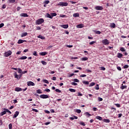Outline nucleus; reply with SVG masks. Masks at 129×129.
Wrapping results in <instances>:
<instances>
[{"mask_svg":"<svg viewBox=\"0 0 129 129\" xmlns=\"http://www.w3.org/2000/svg\"><path fill=\"white\" fill-rule=\"evenodd\" d=\"M44 20L43 18H40L35 21L36 25H41L44 23Z\"/></svg>","mask_w":129,"mask_h":129,"instance_id":"f257e3e1","label":"nucleus"},{"mask_svg":"<svg viewBox=\"0 0 129 129\" xmlns=\"http://www.w3.org/2000/svg\"><path fill=\"white\" fill-rule=\"evenodd\" d=\"M58 6H60V7H67L68 3H67V2H59Z\"/></svg>","mask_w":129,"mask_h":129,"instance_id":"f03ea898","label":"nucleus"},{"mask_svg":"<svg viewBox=\"0 0 129 129\" xmlns=\"http://www.w3.org/2000/svg\"><path fill=\"white\" fill-rule=\"evenodd\" d=\"M39 97L40 98H42L43 99H45L47 98H49V97H50V96H49V95H45V94L40 95L39 96Z\"/></svg>","mask_w":129,"mask_h":129,"instance_id":"7ed1b4c3","label":"nucleus"},{"mask_svg":"<svg viewBox=\"0 0 129 129\" xmlns=\"http://www.w3.org/2000/svg\"><path fill=\"white\" fill-rule=\"evenodd\" d=\"M12 53V51L9 50V51H7V52H6L4 53V56H5V57H9V56H11Z\"/></svg>","mask_w":129,"mask_h":129,"instance_id":"20e7f679","label":"nucleus"},{"mask_svg":"<svg viewBox=\"0 0 129 129\" xmlns=\"http://www.w3.org/2000/svg\"><path fill=\"white\" fill-rule=\"evenodd\" d=\"M102 43L103 45H108L109 44V41L107 39H104L102 41Z\"/></svg>","mask_w":129,"mask_h":129,"instance_id":"39448f33","label":"nucleus"},{"mask_svg":"<svg viewBox=\"0 0 129 129\" xmlns=\"http://www.w3.org/2000/svg\"><path fill=\"white\" fill-rule=\"evenodd\" d=\"M95 9L97 11H102V10H103V7H102V6H97L95 8Z\"/></svg>","mask_w":129,"mask_h":129,"instance_id":"423d86ee","label":"nucleus"},{"mask_svg":"<svg viewBox=\"0 0 129 129\" xmlns=\"http://www.w3.org/2000/svg\"><path fill=\"white\" fill-rule=\"evenodd\" d=\"M28 86H35V83L32 81H29L27 82Z\"/></svg>","mask_w":129,"mask_h":129,"instance_id":"0eeeda50","label":"nucleus"},{"mask_svg":"<svg viewBox=\"0 0 129 129\" xmlns=\"http://www.w3.org/2000/svg\"><path fill=\"white\" fill-rule=\"evenodd\" d=\"M20 17H23V18H28L29 15L27 13H21Z\"/></svg>","mask_w":129,"mask_h":129,"instance_id":"6e6552de","label":"nucleus"},{"mask_svg":"<svg viewBox=\"0 0 129 129\" xmlns=\"http://www.w3.org/2000/svg\"><path fill=\"white\" fill-rule=\"evenodd\" d=\"M19 114H20V112L18 111H16L15 112L14 115H13V118H16V117H17V116H18V115H19Z\"/></svg>","mask_w":129,"mask_h":129,"instance_id":"1a4fd4ad","label":"nucleus"},{"mask_svg":"<svg viewBox=\"0 0 129 129\" xmlns=\"http://www.w3.org/2000/svg\"><path fill=\"white\" fill-rule=\"evenodd\" d=\"M22 90H23V89L20 87H16L15 89V91H17V92L22 91Z\"/></svg>","mask_w":129,"mask_h":129,"instance_id":"9d476101","label":"nucleus"},{"mask_svg":"<svg viewBox=\"0 0 129 129\" xmlns=\"http://www.w3.org/2000/svg\"><path fill=\"white\" fill-rule=\"evenodd\" d=\"M47 54L48 52L46 51L39 53V55H40V56H45V55H47Z\"/></svg>","mask_w":129,"mask_h":129,"instance_id":"9b49d317","label":"nucleus"},{"mask_svg":"<svg viewBox=\"0 0 129 129\" xmlns=\"http://www.w3.org/2000/svg\"><path fill=\"white\" fill-rule=\"evenodd\" d=\"M24 42H27V40L19 39L17 43H18V44H23V43H24Z\"/></svg>","mask_w":129,"mask_h":129,"instance_id":"f8f14e48","label":"nucleus"},{"mask_svg":"<svg viewBox=\"0 0 129 129\" xmlns=\"http://www.w3.org/2000/svg\"><path fill=\"white\" fill-rule=\"evenodd\" d=\"M60 27H61V28H63V29H68V27H69V26L68 25V24H64L60 25Z\"/></svg>","mask_w":129,"mask_h":129,"instance_id":"ddd939ff","label":"nucleus"},{"mask_svg":"<svg viewBox=\"0 0 129 129\" xmlns=\"http://www.w3.org/2000/svg\"><path fill=\"white\" fill-rule=\"evenodd\" d=\"M37 38L41 39V40H45V36H41V35H38Z\"/></svg>","mask_w":129,"mask_h":129,"instance_id":"4468645a","label":"nucleus"},{"mask_svg":"<svg viewBox=\"0 0 129 129\" xmlns=\"http://www.w3.org/2000/svg\"><path fill=\"white\" fill-rule=\"evenodd\" d=\"M4 110L5 111L1 112V113H0L1 116H3V115H4L6 114V113H7V110Z\"/></svg>","mask_w":129,"mask_h":129,"instance_id":"2eb2a0df","label":"nucleus"},{"mask_svg":"<svg viewBox=\"0 0 129 129\" xmlns=\"http://www.w3.org/2000/svg\"><path fill=\"white\" fill-rule=\"evenodd\" d=\"M27 56H23L20 57L19 58V60H26V59H27Z\"/></svg>","mask_w":129,"mask_h":129,"instance_id":"dca6fc26","label":"nucleus"},{"mask_svg":"<svg viewBox=\"0 0 129 129\" xmlns=\"http://www.w3.org/2000/svg\"><path fill=\"white\" fill-rule=\"evenodd\" d=\"M76 27L79 29H81V28H83V24H79Z\"/></svg>","mask_w":129,"mask_h":129,"instance_id":"f3484780","label":"nucleus"},{"mask_svg":"<svg viewBox=\"0 0 129 129\" xmlns=\"http://www.w3.org/2000/svg\"><path fill=\"white\" fill-rule=\"evenodd\" d=\"M86 116L89 117V116H91V114L89 113L88 112H86L85 113Z\"/></svg>","mask_w":129,"mask_h":129,"instance_id":"a211bd4d","label":"nucleus"},{"mask_svg":"<svg viewBox=\"0 0 129 129\" xmlns=\"http://www.w3.org/2000/svg\"><path fill=\"white\" fill-rule=\"evenodd\" d=\"M36 93H38V94H42L43 92H42V90L38 89L36 90Z\"/></svg>","mask_w":129,"mask_h":129,"instance_id":"6ab92c4d","label":"nucleus"},{"mask_svg":"<svg viewBox=\"0 0 129 129\" xmlns=\"http://www.w3.org/2000/svg\"><path fill=\"white\" fill-rule=\"evenodd\" d=\"M126 88V86L123 85V84H122L121 86L120 87V89H125Z\"/></svg>","mask_w":129,"mask_h":129,"instance_id":"aec40b11","label":"nucleus"},{"mask_svg":"<svg viewBox=\"0 0 129 129\" xmlns=\"http://www.w3.org/2000/svg\"><path fill=\"white\" fill-rule=\"evenodd\" d=\"M46 18H48L49 19H52V15H50L49 13L46 14Z\"/></svg>","mask_w":129,"mask_h":129,"instance_id":"412c9836","label":"nucleus"},{"mask_svg":"<svg viewBox=\"0 0 129 129\" xmlns=\"http://www.w3.org/2000/svg\"><path fill=\"white\" fill-rule=\"evenodd\" d=\"M82 83H83V84H84L85 85H88V84H89V82H88V81H83L82 82Z\"/></svg>","mask_w":129,"mask_h":129,"instance_id":"4be33fe9","label":"nucleus"},{"mask_svg":"<svg viewBox=\"0 0 129 129\" xmlns=\"http://www.w3.org/2000/svg\"><path fill=\"white\" fill-rule=\"evenodd\" d=\"M122 54L120 53H117V57L118 58H122Z\"/></svg>","mask_w":129,"mask_h":129,"instance_id":"5701e85b","label":"nucleus"},{"mask_svg":"<svg viewBox=\"0 0 129 129\" xmlns=\"http://www.w3.org/2000/svg\"><path fill=\"white\" fill-rule=\"evenodd\" d=\"M96 119H98L99 120H102V117L100 116H96Z\"/></svg>","mask_w":129,"mask_h":129,"instance_id":"b1692460","label":"nucleus"},{"mask_svg":"<svg viewBox=\"0 0 129 129\" xmlns=\"http://www.w3.org/2000/svg\"><path fill=\"white\" fill-rule=\"evenodd\" d=\"M28 35V33L27 32H25L21 34V37H26V36H27Z\"/></svg>","mask_w":129,"mask_h":129,"instance_id":"393cba45","label":"nucleus"},{"mask_svg":"<svg viewBox=\"0 0 129 129\" xmlns=\"http://www.w3.org/2000/svg\"><path fill=\"white\" fill-rule=\"evenodd\" d=\"M16 2V0H9L8 3H9L10 4H14Z\"/></svg>","mask_w":129,"mask_h":129,"instance_id":"a878e982","label":"nucleus"},{"mask_svg":"<svg viewBox=\"0 0 129 129\" xmlns=\"http://www.w3.org/2000/svg\"><path fill=\"white\" fill-rule=\"evenodd\" d=\"M69 91H70L71 92H76V90L74 89H69Z\"/></svg>","mask_w":129,"mask_h":129,"instance_id":"bb28decb","label":"nucleus"},{"mask_svg":"<svg viewBox=\"0 0 129 129\" xmlns=\"http://www.w3.org/2000/svg\"><path fill=\"white\" fill-rule=\"evenodd\" d=\"M51 16L52 17V19H53V17H56V16H57V14L55 13H51Z\"/></svg>","mask_w":129,"mask_h":129,"instance_id":"cd10ccee","label":"nucleus"},{"mask_svg":"<svg viewBox=\"0 0 129 129\" xmlns=\"http://www.w3.org/2000/svg\"><path fill=\"white\" fill-rule=\"evenodd\" d=\"M82 61H86L87 60H88V57H82L81 58Z\"/></svg>","mask_w":129,"mask_h":129,"instance_id":"c85d7f7f","label":"nucleus"},{"mask_svg":"<svg viewBox=\"0 0 129 129\" xmlns=\"http://www.w3.org/2000/svg\"><path fill=\"white\" fill-rule=\"evenodd\" d=\"M73 17L77 18V17H79V13H75L73 14Z\"/></svg>","mask_w":129,"mask_h":129,"instance_id":"c756f323","label":"nucleus"},{"mask_svg":"<svg viewBox=\"0 0 129 129\" xmlns=\"http://www.w3.org/2000/svg\"><path fill=\"white\" fill-rule=\"evenodd\" d=\"M4 110H6V112H8V113H10V114H12V112L10 111L8 109L4 108Z\"/></svg>","mask_w":129,"mask_h":129,"instance_id":"7c9ffc66","label":"nucleus"},{"mask_svg":"<svg viewBox=\"0 0 129 129\" xmlns=\"http://www.w3.org/2000/svg\"><path fill=\"white\" fill-rule=\"evenodd\" d=\"M94 85H95V83L92 82L90 84L89 87H91L92 86H94Z\"/></svg>","mask_w":129,"mask_h":129,"instance_id":"2f4dec72","label":"nucleus"},{"mask_svg":"<svg viewBox=\"0 0 129 129\" xmlns=\"http://www.w3.org/2000/svg\"><path fill=\"white\" fill-rule=\"evenodd\" d=\"M33 55H34V56H36V57H37L38 54L37 53V51H33Z\"/></svg>","mask_w":129,"mask_h":129,"instance_id":"473e14b6","label":"nucleus"},{"mask_svg":"<svg viewBox=\"0 0 129 129\" xmlns=\"http://www.w3.org/2000/svg\"><path fill=\"white\" fill-rule=\"evenodd\" d=\"M80 124H81V125H83V126H85V125H86V124L84 122L82 121H81L80 122Z\"/></svg>","mask_w":129,"mask_h":129,"instance_id":"72a5a7b5","label":"nucleus"},{"mask_svg":"<svg viewBox=\"0 0 129 129\" xmlns=\"http://www.w3.org/2000/svg\"><path fill=\"white\" fill-rule=\"evenodd\" d=\"M49 3H50V1L48 0L44 1V4H45V5H48V4H49Z\"/></svg>","mask_w":129,"mask_h":129,"instance_id":"f704fd0d","label":"nucleus"},{"mask_svg":"<svg viewBox=\"0 0 129 129\" xmlns=\"http://www.w3.org/2000/svg\"><path fill=\"white\" fill-rule=\"evenodd\" d=\"M95 89H96V90H99V85H98V84L96 85V87H95Z\"/></svg>","mask_w":129,"mask_h":129,"instance_id":"c9c22d12","label":"nucleus"},{"mask_svg":"<svg viewBox=\"0 0 129 129\" xmlns=\"http://www.w3.org/2000/svg\"><path fill=\"white\" fill-rule=\"evenodd\" d=\"M120 51H121V52H125V49L123 47H121L120 48Z\"/></svg>","mask_w":129,"mask_h":129,"instance_id":"e433bc0d","label":"nucleus"},{"mask_svg":"<svg viewBox=\"0 0 129 129\" xmlns=\"http://www.w3.org/2000/svg\"><path fill=\"white\" fill-rule=\"evenodd\" d=\"M103 121H104V122H110V120H108V119H104L103 120Z\"/></svg>","mask_w":129,"mask_h":129,"instance_id":"4c0bfd02","label":"nucleus"},{"mask_svg":"<svg viewBox=\"0 0 129 129\" xmlns=\"http://www.w3.org/2000/svg\"><path fill=\"white\" fill-rule=\"evenodd\" d=\"M9 129L13 128V124H12V123L9 124Z\"/></svg>","mask_w":129,"mask_h":129,"instance_id":"58836bf2","label":"nucleus"},{"mask_svg":"<svg viewBox=\"0 0 129 129\" xmlns=\"http://www.w3.org/2000/svg\"><path fill=\"white\" fill-rule=\"evenodd\" d=\"M41 63L43 65H47V62L44 60H42Z\"/></svg>","mask_w":129,"mask_h":129,"instance_id":"ea45409f","label":"nucleus"},{"mask_svg":"<svg viewBox=\"0 0 129 129\" xmlns=\"http://www.w3.org/2000/svg\"><path fill=\"white\" fill-rule=\"evenodd\" d=\"M95 43H96V41H92L89 43V45H93L94 44H95Z\"/></svg>","mask_w":129,"mask_h":129,"instance_id":"a19ab883","label":"nucleus"},{"mask_svg":"<svg viewBox=\"0 0 129 129\" xmlns=\"http://www.w3.org/2000/svg\"><path fill=\"white\" fill-rule=\"evenodd\" d=\"M43 82L46 84H49V81L47 80H43Z\"/></svg>","mask_w":129,"mask_h":129,"instance_id":"79ce46f5","label":"nucleus"},{"mask_svg":"<svg viewBox=\"0 0 129 129\" xmlns=\"http://www.w3.org/2000/svg\"><path fill=\"white\" fill-rule=\"evenodd\" d=\"M95 34H97L98 35H100V34H101V32H100V31H96Z\"/></svg>","mask_w":129,"mask_h":129,"instance_id":"37998d69","label":"nucleus"},{"mask_svg":"<svg viewBox=\"0 0 129 129\" xmlns=\"http://www.w3.org/2000/svg\"><path fill=\"white\" fill-rule=\"evenodd\" d=\"M55 91H56V92H58L59 93H61V91L59 90V89H56Z\"/></svg>","mask_w":129,"mask_h":129,"instance_id":"c03bdc74","label":"nucleus"},{"mask_svg":"<svg viewBox=\"0 0 129 129\" xmlns=\"http://www.w3.org/2000/svg\"><path fill=\"white\" fill-rule=\"evenodd\" d=\"M100 70H102V71H104L105 70V68L102 67H99Z\"/></svg>","mask_w":129,"mask_h":129,"instance_id":"a18cd8bd","label":"nucleus"},{"mask_svg":"<svg viewBox=\"0 0 129 129\" xmlns=\"http://www.w3.org/2000/svg\"><path fill=\"white\" fill-rule=\"evenodd\" d=\"M71 84H72V85H74V86H76V85H77V83L75 82H72Z\"/></svg>","mask_w":129,"mask_h":129,"instance_id":"49530a36","label":"nucleus"},{"mask_svg":"<svg viewBox=\"0 0 129 129\" xmlns=\"http://www.w3.org/2000/svg\"><path fill=\"white\" fill-rule=\"evenodd\" d=\"M76 112L77 113H81V110H80V109H77L76 110Z\"/></svg>","mask_w":129,"mask_h":129,"instance_id":"de8ad7c7","label":"nucleus"},{"mask_svg":"<svg viewBox=\"0 0 129 129\" xmlns=\"http://www.w3.org/2000/svg\"><path fill=\"white\" fill-rule=\"evenodd\" d=\"M44 91H46V92H50V91H51V90H50V89H46L44 90Z\"/></svg>","mask_w":129,"mask_h":129,"instance_id":"09e8293b","label":"nucleus"},{"mask_svg":"<svg viewBox=\"0 0 129 129\" xmlns=\"http://www.w3.org/2000/svg\"><path fill=\"white\" fill-rule=\"evenodd\" d=\"M23 71H22V70L20 68L18 69V73H22Z\"/></svg>","mask_w":129,"mask_h":129,"instance_id":"8fccbe9b","label":"nucleus"},{"mask_svg":"<svg viewBox=\"0 0 129 129\" xmlns=\"http://www.w3.org/2000/svg\"><path fill=\"white\" fill-rule=\"evenodd\" d=\"M74 82H79V80H78L77 79H74Z\"/></svg>","mask_w":129,"mask_h":129,"instance_id":"3c124183","label":"nucleus"},{"mask_svg":"<svg viewBox=\"0 0 129 129\" xmlns=\"http://www.w3.org/2000/svg\"><path fill=\"white\" fill-rule=\"evenodd\" d=\"M15 78H17V79L19 78V76H18V74H17V73H15Z\"/></svg>","mask_w":129,"mask_h":129,"instance_id":"603ef678","label":"nucleus"},{"mask_svg":"<svg viewBox=\"0 0 129 129\" xmlns=\"http://www.w3.org/2000/svg\"><path fill=\"white\" fill-rule=\"evenodd\" d=\"M124 69H125L126 68H128V65L125 64L123 66Z\"/></svg>","mask_w":129,"mask_h":129,"instance_id":"864d4df0","label":"nucleus"},{"mask_svg":"<svg viewBox=\"0 0 129 129\" xmlns=\"http://www.w3.org/2000/svg\"><path fill=\"white\" fill-rule=\"evenodd\" d=\"M98 100H99V101H102L103 100V99H102V98L99 97Z\"/></svg>","mask_w":129,"mask_h":129,"instance_id":"5fc2aeb1","label":"nucleus"},{"mask_svg":"<svg viewBox=\"0 0 129 129\" xmlns=\"http://www.w3.org/2000/svg\"><path fill=\"white\" fill-rule=\"evenodd\" d=\"M4 26H5V24H4V23L0 24V28H3V27H4Z\"/></svg>","mask_w":129,"mask_h":129,"instance_id":"6e6d98bb","label":"nucleus"},{"mask_svg":"<svg viewBox=\"0 0 129 129\" xmlns=\"http://www.w3.org/2000/svg\"><path fill=\"white\" fill-rule=\"evenodd\" d=\"M117 70H119V71H121V68H120V67H117Z\"/></svg>","mask_w":129,"mask_h":129,"instance_id":"4d7b16f0","label":"nucleus"},{"mask_svg":"<svg viewBox=\"0 0 129 129\" xmlns=\"http://www.w3.org/2000/svg\"><path fill=\"white\" fill-rule=\"evenodd\" d=\"M115 105L117 107H120V105L119 104H115Z\"/></svg>","mask_w":129,"mask_h":129,"instance_id":"13d9d810","label":"nucleus"},{"mask_svg":"<svg viewBox=\"0 0 129 129\" xmlns=\"http://www.w3.org/2000/svg\"><path fill=\"white\" fill-rule=\"evenodd\" d=\"M21 8L20 7H17V11L18 12H19V11H20V10H21Z\"/></svg>","mask_w":129,"mask_h":129,"instance_id":"bf43d9fd","label":"nucleus"},{"mask_svg":"<svg viewBox=\"0 0 129 129\" xmlns=\"http://www.w3.org/2000/svg\"><path fill=\"white\" fill-rule=\"evenodd\" d=\"M36 30H41V27H40V26H37V27H36Z\"/></svg>","mask_w":129,"mask_h":129,"instance_id":"052dcab7","label":"nucleus"},{"mask_svg":"<svg viewBox=\"0 0 129 129\" xmlns=\"http://www.w3.org/2000/svg\"><path fill=\"white\" fill-rule=\"evenodd\" d=\"M6 8H7V6L6 5V4L3 5L2 9H6Z\"/></svg>","mask_w":129,"mask_h":129,"instance_id":"680f3d73","label":"nucleus"},{"mask_svg":"<svg viewBox=\"0 0 129 129\" xmlns=\"http://www.w3.org/2000/svg\"><path fill=\"white\" fill-rule=\"evenodd\" d=\"M26 73H28V71H24L22 72V74H26Z\"/></svg>","mask_w":129,"mask_h":129,"instance_id":"e2e57ef3","label":"nucleus"},{"mask_svg":"<svg viewBox=\"0 0 129 129\" xmlns=\"http://www.w3.org/2000/svg\"><path fill=\"white\" fill-rule=\"evenodd\" d=\"M82 94L81 92H79L78 94V96H82Z\"/></svg>","mask_w":129,"mask_h":129,"instance_id":"0e129e2a","label":"nucleus"},{"mask_svg":"<svg viewBox=\"0 0 129 129\" xmlns=\"http://www.w3.org/2000/svg\"><path fill=\"white\" fill-rule=\"evenodd\" d=\"M32 111H35V112H38V110L36 109H32Z\"/></svg>","mask_w":129,"mask_h":129,"instance_id":"69168bd1","label":"nucleus"},{"mask_svg":"<svg viewBox=\"0 0 129 129\" xmlns=\"http://www.w3.org/2000/svg\"><path fill=\"white\" fill-rule=\"evenodd\" d=\"M0 125H3V120L0 118Z\"/></svg>","mask_w":129,"mask_h":129,"instance_id":"338daca9","label":"nucleus"},{"mask_svg":"<svg viewBox=\"0 0 129 129\" xmlns=\"http://www.w3.org/2000/svg\"><path fill=\"white\" fill-rule=\"evenodd\" d=\"M80 77H86V75H81Z\"/></svg>","mask_w":129,"mask_h":129,"instance_id":"774afa93","label":"nucleus"}]
</instances>
